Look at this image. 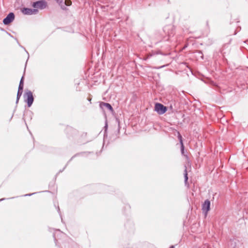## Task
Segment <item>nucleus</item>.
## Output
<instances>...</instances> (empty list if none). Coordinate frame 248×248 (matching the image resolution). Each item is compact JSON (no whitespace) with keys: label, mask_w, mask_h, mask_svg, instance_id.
Returning a JSON list of instances; mask_svg holds the SVG:
<instances>
[{"label":"nucleus","mask_w":248,"mask_h":248,"mask_svg":"<svg viewBox=\"0 0 248 248\" xmlns=\"http://www.w3.org/2000/svg\"><path fill=\"white\" fill-rule=\"evenodd\" d=\"M32 6L34 9L43 10L47 6V2L45 0H40L32 3Z\"/></svg>","instance_id":"obj_1"},{"label":"nucleus","mask_w":248,"mask_h":248,"mask_svg":"<svg viewBox=\"0 0 248 248\" xmlns=\"http://www.w3.org/2000/svg\"><path fill=\"white\" fill-rule=\"evenodd\" d=\"M155 110L159 114H163L167 111V108L160 103H157L155 105Z\"/></svg>","instance_id":"obj_2"},{"label":"nucleus","mask_w":248,"mask_h":248,"mask_svg":"<svg viewBox=\"0 0 248 248\" xmlns=\"http://www.w3.org/2000/svg\"><path fill=\"white\" fill-rule=\"evenodd\" d=\"M25 95L27 96L26 102L27 103L28 106L30 107L32 104L34 100L32 93L31 91H28L26 92Z\"/></svg>","instance_id":"obj_3"},{"label":"nucleus","mask_w":248,"mask_h":248,"mask_svg":"<svg viewBox=\"0 0 248 248\" xmlns=\"http://www.w3.org/2000/svg\"><path fill=\"white\" fill-rule=\"evenodd\" d=\"M21 12L24 15H31L37 14L38 13V10L36 9L23 8L22 9Z\"/></svg>","instance_id":"obj_4"},{"label":"nucleus","mask_w":248,"mask_h":248,"mask_svg":"<svg viewBox=\"0 0 248 248\" xmlns=\"http://www.w3.org/2000/svg\"><path fill=\"white\" fill-rule=\"evenodd\" d=\"M15 19V15L13 13H9L7 16L4 18L3 23L4 25H8Z\"/></svg>","instance_id":"obj_5"},{"label":"nucleus","mask_w":248,"mask_h":248,"mask_svg":"<svg viewBox=\"0 0 248 248\" xmlns=\"http://www.w3.org/2000/svg\"><path fill=\"white\" fill-rule=\"evenodd\" d=\"M210 202L208 200H206L204 201V203L202 205V210L203 212H205L206 214L210 210Z\"/></svg>","instance_id":"obj_6"},{"label":"nucleus","mask_w":248,"mask_h":248,"mask_svg":"<svg viewBox=\"0 0 248 248\" xmlns=\"http://www.w3.org/2000/svg\"><path fill=\"white\" fill-rule=\"evenodd\" d=\"M100 107L102 108H103V107H105L107 109L110 110V111H113V108L109 103L101 102L100 104Z\"/></svg>","instance_id":"obj_7"},{"label":"nucleus","mask_w":248,"mask_h":248,"mask_svg":"<svg viewBox=\"0 0 248 248\" xmlns=\"http://www.w3.org/2000/svg\"><path fill=\"white\" fill-rule=\"evenodd\" d=\"M72 4V2L70 0H65V1H64V4H62L61 5V8L63 10L65 9L66 8H65V5L66 6H70Z\"/></svg>","instance_id":"obj_8"},{"label":"nucleus","mask_w":248,"mask_h":248,"mask_svg":"<svg viewBox=\"0 0 248 248\" xmlns=\"http://www.w3.org/2000/svg\"><path fill=\"white\" fill-rule=\"evenodd\" d=\"M184 174V177H185V184L186 185V184L187 183V180H188V176H187V170H186V167L185 170Z\"/></svg>","instance_id":"obj_9"},{"label":"nucleus","mask_w":248,"mask_h":248,"mask_svg":"<svg viewBox=\"0 0 248 248\" xmlns=\"http://www.w3.org/2000/svg\"><path fill=\"white\" fill-rule=\"evenodd\" d=\"M22 91H18L17 93V97H16V103H18L19 99L22 95Z\"/></svg>","instance_id":"obj_10"},{"label":"nucleus","mask_w":248,"mask_h":248,"mask_svg":"<svg viewBox=\"0 0 248 248\" xmlns=\"http://www.w3.org/2000/svg\"><path fill=\"white\" fill-rule=\"evenodd\" d=\"M178 138L179 140L180 143L181 144H183L182 137L181 134L178 132Z\"/></svg>","instance_id":"obj_11"},{"label":"nucleus","mask_w":248,"mask_h":248,"mask_svg":"<svg viewBox=\"0 0 248 248\" xmlns=\"http://www.w3.org/2000/svg\"><path fill=\"white\" fill-rule=\"evenodd\" d=\"M181 151L182 154L184 155V144H181Z\"/></svg>","instance_id":"obj_12"},{"label":"nucleus","mask_w":248,"mask_h":248,"mask_svg":"<svg viewBox=\"0 0 248 248\" xmlns=\"http://www.w3.org/2000/svg\"><path fill=\"white\" fill-rule=\"evenodd\" d=\"M23 86L24 85L19 84L18 91H22L23 89Z\"/></svg>","instance_id":"obj_13"},{"label":"nucleus","mask_w":248,"mask_h":248,"mask_svg":"<svg viewBox=\"0 0 248 248\" xmlns=\"http://www.w3.org/2000/svg\"><path fill=\"white\" fill-rule=\"evenodd\" d=\"M23 79H24V77L22 76V77L20 79L19 84L24 85Z\"/></svg>","instance_id":"obj_14"},{"label":"nucleus","mask_w":248,"mask_h":248,"mask_svg":"<svg viewBox=\"0 0 248 248\" xmlns=\"http://www.w3.org/2000/svg\"><path fill=\"white\" fill-rule=\"evenodd\" d=\"M151 56H152V55H148L147 56V58L146 59H145V60L149 58Z\"/></svg>","instance_id":"obj_15"},{"label":"nucleus","mask_w":248,"mask_h":248,"mask_svg":"<svg viewBox=\"0 0 248 248\" xmlns=\"http://www.w3.org/2000/svg\"><path fill=\"white\" fill-rule=\"evenodd\" d=\"M88 100L90 102V103H91V98H89Z\"/></svg>","instance_id":"obj_16"},{"label":"nucleus","mask_w":248,"mask_h":248,"mask_svg":"<svg viewBox=\"0 0 248 248\" xmlns=\"http://www.w3.org/2000/svg\"><path fill=\"white\" fill-rule=\"evenodd\" d=\"M170 248H174V247L173 246H171L170 247Z\"/></svg>","instance_id":"obj_17"}]
</instances>
